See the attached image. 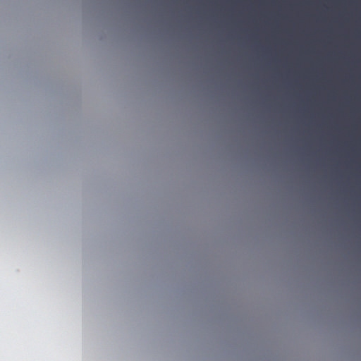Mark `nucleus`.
<instances>
[{"mask_svg":"<svg viewBox=\"0 0 361 361\" xmlns=\"http://www.w3.org/2000/svg\"><path fill=\"white\" fill-rule=\"evenodd\" d=\"M311 143H316V0H311Z\"/></svg>","mask_w":361,"mask_h":361,"instance_id":"f257e3e1","label":"nucleus"},{"mask_svg":"<svg viewBox=\"0 0 361 361\" xmlns=\"http://www.w3.org/2000/svg\"><path fill=\"white\" fill-rule=\"evenodd\" d=\"M317 114H318V113H321V112L319 111V102H317Z\"/></svg>","mask_w":361,"mask_h":361,"instance_id":"f03ea898","label":"nucleus"},{"mask_svg":"<svg viewBox=\"0 0 361 361\" xmlns=\"http://www.w3.org/2000/svg\"><path fill=\"white\" fill-rule=\"evenodd\" d=\"M319 3H320V1H317V9H318V8H319Z\"/></svg>","mask_w":361,"mask_h":361,"instance_id":"7ed1b4c3","label":"nucleus"}]
</instances>
